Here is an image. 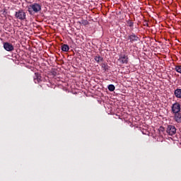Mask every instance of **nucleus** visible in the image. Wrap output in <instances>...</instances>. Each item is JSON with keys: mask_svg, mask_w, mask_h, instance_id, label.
Instances as JSON below:
<instances>
[{"mask_svg": "<svg viewBox=\"0 0 181 181\" xmlns=\"http://www.w3.org/2000/svg\"><path fill=\"white\" fill-rule=\"evenodd\" d=\"M94 59L98 63H100V62H104V58H103L102 57H100V55L95 56Z\"/></svg>", "mask_w": 181, "mask_h": 181, "instance_id": "9b49d317", "label": "nucleus"}, {"mask_svg": "<svg viewBox=\"0 0 181 181\" xmlns=\"http://www.w3.org/2000/svg\"><path fill=\"white\" fill-rule=\"evenodd\" d=\"M144 26H148V28H149V25L148 24V22H145L144 23Z\"/></svg>", "mask_w": 181, "mask_h": 181, "instance_id": "f3484780", "label": "nucleus"}, {"mask_svg": "<svg viewBox=\"0 0 181 181\" xmlns=\"http://www.w3.org/2000/svg\"><path fill=\"white\" fill-rule=\"evenodd\" d=\"M174 95H175L176 98H181V88H177L175 90Z\"/></svg>", "mask_w": 181, "mask_h": 181, "instance_id": "1a4fd4ad", "label": "nucleus"}, {"mask_svg": "<svg viewBox=\"0 0 181 181\" xmlns=\"http://www.w3.org/2000/svg\"><path fill=\"white\" fill-rule=\"evenodd\" d=\"M109 91H114L115 90V86L110 84L107 87Z\"/></svg>", "mask_w": 181, "mask_h": 181, "instance_id": "2eb2a0df", "label": "nucleus"}, {"mask_svg": "<svg viewBox=\"0 0 181 181\" xmlns=\"http://www.w3.org/2000/svg\"><path fill=\"white\" fill-rule=\"evenodd\" d=\"M4 49H5L6 52H13L14 50L13 45L8 42L4 43Z\"/></svg>", "mask_w": 181, "mask_h": 181, "instance_id": "0eeeda50", "label": "nucleus"}, {"mask_svg": "<svg viewBox=\"0 0 181 181\" xmlns=\"http://www.w3.org/2000/svg\"><path fill=\"white\" fill-rule=\"evenodd\" d=\"M15 16L20 21H25V19H26V13L23 11V9H20L18 11H16Z\"/></svg>", "mask_w": 181, "mask_h": 181, "instance_id": "7ed1b4c3", "label": "nucleus"}, {"mask_svg": "<svg viewBox=\"0 0 181 181\" xmlns=\"http://www.w3.org/2000/svg\"><path fill=\"white\" fill-rule=\"evenodd\" d=\"M42 11V5L37 3H34L28 6V11L30 15L39 13Z\"/></svg>", "mask_w": 181, "mask_h": 181, "instance_id": "f03ea898", "label": "nucleus"}, {"mask_svg": "<svg viewBox=\"0 0 181 181\" xmlns=\"http://www.w3.org/2000/svg\"><path fill=\"white\" fill-rule=\"evenodd\" d=\"M62 52H69V50H70V47L69 45L64 44L62 46Z\"/></svg>", "mask_w": 181, "mask_h": 181, "instance_id": "9d476101", "label": "nucleus"}, {"mask_svg": "<svg viewBox=\"0 0 181 181\" xmlns=\"http://www.w3.org/2000/svg\"><path fill=\"white\" fill-rule=\"evenodd\" d=\"M175 70L177 71V73H180V74H181V65H176L175 66Z\"/></svg>", "mask_w": 181, "mask_h": 181, "instance_id": "4468645a", "label": "nucleus"}, {"mask_svg": "<svg viewBox=\"0 0 181 181\" xmlns=\"http://www.w3.org/2000/svg\"><path fill=\"white\" fill-rule=\"evenodd\" d=\"M102 69H103L104 71H108V64L103 63L100 64Z\"/></svg>", "mask_w": 181, "mask_h": 181, "instance_id": "f8f14e48", "label": "nucleus"}, {"mask_svg": "<svg viewBox=\"0 0 181 181\" xmlns=\"http://www.w3.org/2000/svg\"><path fill=\"white\" fill-rule=\"evenodd\" d=\"M79 23H81L82 25L86 26V25H88V21L87 20H81Z\"/></svg>", "mask_w": 181, "mask_h": 181, "instance_id": "dca6fc26", "label": "nucleus"}, {"mask_svg": "<svg viewBox=\"0 0 181 181\" xmlns=\"http://www.w3.org/2000/svg\"><path fill=\"white\" fill-rule=\"evenodd\" d=\"M40 81H42V76H40V74L35 73L34 76V83H35V84H37Z\"/></svg>", "mask_w": 181, "mask_h": 181, "instance_id": "6e6552de", "label": "nucleus"}, {"mask_svg": "<svg viewBox=\"0 0 181 181\" xmlns=\"http://www.w3.org/2000/svg\"><path fill=\"white\" fill-rule=\"evenodd\" d=\"M126 23L129 28H134V22H132V21L129 19L126 21Z\"/></svg>", "mask_w": 181, "mask_h": 181, "instance_id": "ddd939ff", "label": "nucleus"}, {"mask_svg": "<svg viewBox=\"0 0 181 181\" xmlns=\"http://www.w3.org/2000/svg\"><path fill=\"white\" fill-rule=\"evenodd\" d=\"M181 105L179 103L176 102L175 103L173 104L171 107V112L174 115V120L177 124L181 123Z\"/></svg>", "mask_w": 181, "mask_h": 181, "instance_id": "f257e3e1", "label": "nucleus"}, {"mask_svg": "<svg viewBox=\"0 0 181 181\" xmlns=\"http://www.w3.org/2000/svg\"><path fill=\"white\" fill-rule=\"evenodd\" d=\"M166 132L168 135H170V136H173V135L176 134V127L173 125H168Z\"/></svg>", "mask_w": 181, "mask_h": 181, "instance_id": "423d86ee", "label": "nucleus"}, {"mask_svg": "<svg viewBox=\"0 0 181 181\" xmlns=\"http://www.w3.org/2000/svg\"><path fill=\"white\" fill-rule=\"evenodd\" d=\"M127 40H129L130 43H134V42H139V37L135 35V33H132L128 35Z\"/></svg>", "mask_w": 181, "mask_h": 181, "instance_id": "39448f33", "label": "nucleus"}, {"mask_svg": "<svg viewBox=\"0 0 181 181\" xmlns=\"http://www.w3.org/2000/svg\"><path fill=\"white\" fill-rule=\"evenodd\" d=\"M128 55L125 54H120L117 61L119 62V64H128Z\"/></svg>", "mask_w": 181, "mask_h": 181, "instance_id": "20e7f679", "label": "nucleus"}]
</instances>
